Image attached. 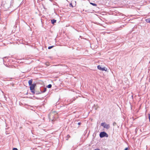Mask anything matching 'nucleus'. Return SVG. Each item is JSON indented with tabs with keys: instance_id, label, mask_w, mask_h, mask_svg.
I'll use <instances>...</instances> for the list:
<instances>
[{
	"instance_id": "obj_18",
	"label": "nucleus",
	"mask_w": 150,
	"mask_h": 150,
	"mask_svg": "<svg viewBox=\"0 0 150 150\" xmlns=\"http://www.w3.org/2000/svg\"><path fill=\"white\" fill-rule=\"evenodd\" d=\"M149 121L150 122V115L149 116Z\"/></svg>"
},
{
	"instance_id": "obj_12",
	"label": "nucleus",
	"mask_w": 150,
	"mask_h": 150,
	"mask_svg": "<svg viewBox=\"0 0 150 150\" xmlns=\"http://www.w3.org/2000/svg\"><path fill=\"white\" fill-rule=\"evenodd\" d=\"M105 67H104L103 68H102V69H101V70H102V71H104V70H105V71H106L105 70Z\"/></svg>"
},
{
	"instance_id": "obj_16",
	"label": "nucleus",
	"mask_w": 150,
	"mask_h": 150,
	"mask_svg": "<svg viewBox=\"0 0 150 150\" xmlns=\"http://www.w3.org/2000/svg\"><path fill=\"white\" fill-rule=\"evenodd\" d=\"M81 124V122H78V125H80Z\"/></svg>"
},
{
	"instance_id": "obj_4",
	"label": "nucleus",
	"mask_w": 150,
	"mask_h": 150,
	"mask_svg": "<svg viewBox=\"0 0 150 150\" xmlns=\"http://www.w3.org/2000/svg\"><path fill=\"white\" fill-rule=\"evenodd\" d=\"M47 90L46 88H42L40 89V91L42 93H44Z\"/></svg>"
},
{
	"instance_id": "obj_9",
	"label": "nucleus",
	"mask_w": 150,
	"mask_h": 150,
	"mask_svg": "<svg viewBox=\"0 0 150 150\" xmlns=\"http://www.w3.org/2000/svg\"><path fill=\"white\" fill-rule=\"evenodd\" d=\"M97 67H98V68L100 70H101L102 68V67H101V66L100 65H98Z\"/></svg>"
},
{
	"instance_id": "obj_24",
	"label": "nucleus",
	"mask_w": 150,
	"mask_h": 150,
	"mask_svg": "<svg viewBox=\"0 0 150 150\" xmlns=\"http://www.w3.org/2000/svg\"><path fill=\"white\" fill-rule=\"evenodd\" d=\"M67 136H68V137H69V135H67Z\"/></svg>"
},
{
	"instance_id": "obj_3",
	"label": "nucleus",
	"mask_w": 150,
	"mask_h": 150,
	"mask_svg": "<svg viewBox=\"0 0 150 150\" xmlns=\"http://www.w3.org/2000/svg\"><path fill=\"white\" fill-rule=\"evenodd\" d=\"M35 86L36 84L35 83H33L32 85H30V90H34Z\"/></svg>"
},
{
	"instance_id": "obj_26",
	"label": "nucleus",
	"mask_w": 150,
	"mask_h": 150,
	"mask_svg": "<svg viewBox=\"0 0 150 150\" xmlns=\"http://www.w3.org/2000/svg\"><path fill=\"white\" fill-rule=\"evenodd\" d=\"M7 8H9V7H7Z\"/></svg>"
},
{
	"instance_id": "obj_10",
	"label": "nucleus",
	"mask_w": 150,
	"mask_h": 150,
	"mask_svg": "<svg viewBox=\"0 0 150 150\" xmlns=\"http://www.w3.org/2000/svg\"><path fill=\"white\" fill-rule=\"evenodd\" d=\"M52 85L51 84H50L47 86V87L48 88H51Z\"/></svg>"
},
{
	"instance_id": "obj_7",
	"label": "nucleus",
	"mask_w": 150,
	"mask_h": 150,
	"mask_svg": "<svg viewBox=\"0 0 150 150\" xmlns=\"http://www.w3.org/2000/svg\"><path fill=\"white\" fill-rule=\"evenodd\" d=\"M90 4L94 6H97V5L95 3H93L92 2H90Z\"/></svg>"
},
{
	"instance_id": "obj_19",
	"label": "nucleus",
	"mask_w": 150,
	"mask_h": 150,
	"mask_svg": "<svg viewBox=\"0 0 150 150\" xmlns=\"http://www.w3.org/2000/svg\"><path fill=\"white\" fill-rule=\"evenodd\" d=\"M6 4L5 5H4V7L5 8H6Z\"/></svg>"
},
{
	"instance_id": "obj_5",
	"label": "nucleus",
	"mask_w": 150,
	"mask_h": 150,
	"mask_svg": "<svg viewBox=\"0 0 150 150\" xmlns=\"http://www.w3.org/2000/svg\"><path fill=\"white\" fill-rule=\"evenodd\" d=\"M32 81L33 80L32 79H31L28 81V83L29 85H30L33 84H32Z\"/></svg>"
},
{
	"instance_id": "obj_13",
	"label": "nucleus",
	"mask_w": 150,
	"mask_h": 150,
	"mask_svg": "<svg viewBox=\"0 0 150 150\" xmlns=\"http://www.w3.org/2000/svg\"><path fill=\"white\" fill-rule=\"evenodd\" d=\"M69 6H71L72 7H73V6L72 4L71 3V4H70Z\"/></svg>"
},
{
	"instance_id": "obj_22",
	"label": "nucleus",
	"mask_w": 150,
	"mask_h": 150,
	"mask_svg": "<svg viewBox=\"0 0 150 150\" xmlns=\"http://www.w3.org/2000/svg\"><path fill=\"white\" fill-rule=\"evenodd\" d=\"M75 98H74V99L73 100H75Z\"/></svg>"
},
{
	"instance_id": "obj_6",
	"label": "nucleus",
	"mask_w": 150,
	"mask_h": 150,
	"mask_svg": "<svg viewBox=\"0 0 150 150\" xmlns=\"http://www.w3.org/2000/svg\"><path fill=\"white\" fill-rule=\"evenodd\" d=\"M56 21V20L54 19H52L51 20V23L53 24H54L55 23Z\"/></svg>"
},
{
	"instance_id": "obj_14",
	"label": "nucleus",
	"mask_w": 150,
	"mask_h": 150,
	"mask_svg": "<svg viewBox=\"0 0 150 150\" xmlns=\"http://www.w3.org/2000/svg\"><path fill=\"white\" fill-rule=\"evenodd\" d=\"M13 150H18V149L17 148H14L13 149Z\"/></svg>"
},
{
	"instance_id": "obj_20",
	"label": "nucleus",
	"mask_w": 150,
	"mask_h": 150,
	"mask_svg": "<svg viewBox=\"0 0 150 150\" xmlns=\"http://www.w3.org/2000/svg\"><path fill=\"white\" fill-rule=\"evenodd\" d=\"M94 150H100L99 149H95Z\"/></svg>"
},
{
	"instance_id": "obj_17",
	"label": "nucleus",
	"mask_w": 150,
	"mask_h": 150,
	"mask_svg": "<svg viewBox=\"0 0 150 150\" xmlns=\"http://www.w3.org/2000/svg\"><path fill=\"white\" fill-rule=\"evenodd\" d=\"M128 149V148L127 147L125 148L124 150H127Z\"/></svg>"
},
{
	"instance_id": "obj_15",
	"label": "nucleus",
	"mask_w": 150,
	"mask_h": 150,
	"mask_svg": "<svg viewBox=\"0 0 150 150\" xmlns=\"http://www.w3.org/2000/svg\"><path fill=\"white\" fill-rule=\"evenodd\" d=\"M31 92L33 93V94H34L35 93V92L33 90H31Z\"/></svg>"
},
{
	"instance_id": "obj_23",
	"label": "nucleus",
	"mask_w": 150,
	"mask_h": 150,
	"mask_svg": "<svg viewBox=\"0 0 150 150\" xmlns=\"http://www.w3.org/2000/svg\"><path fill=\"white\" fill-rule=\"evenodd\" d=\"M53 120H52V121H53Z\"/></svg>"
},
{
	"instance_id": "obj_21",
	"label": "nucleus",
	"mask_w": 150,
	"mask_h": 150,
	"mask_svg": "<svg viewBox=\"0 0 150 150\" xmlns=\"http://www.w3.org/2000/svg\"><path fill=\"white\" fill-rule=\"evenodd\" d=\"M40 93H36V94H40Z\"/></svg>"
},
{
	"instance_id": "obj_1",
	"label": "nucleus",
	"mask_w": 150,
	"mask_h": 150,
	"mask_svg": "<svg viewBox=\"0 0 150 150\" xmlns=\"http://www.w3.org/2000/svg\"><path fill=\"white\" fill-rule=\"evenodd\" d=\"M100 138H103L105 137H108V135L107 133L104 132H101L100 134Z\"/></svg>"
},
{
	"instance_id": "obj_11",
	"label": "nucleus",
	"mask_w": 150,
	"mask_h": 150,
	"mask_svg": "<svg viewBox=\"0 0 150 150\" xmlns=\"http://www.w3.org/2000/svg\"><path fill=\"white\" fill-rule=\"evenodd\" d=\"M54 47V46H49L48 47V49H50L52 48H53Z\"/></svg>"
},
{
	"instance_id": "obj_2",
	"label": "nucleus",
	"mask_w": 150,
	"mask_h": 150,
	"mask_svg": "<svg viewBox=\"0 0 150 150\" xmlns=\"http://www.w3.org/2000/svg\"><path fill=\"white\" fill-rule=\"evenodd\" d=\"M101 125L104 128L107 129H108L110 128V125H109L107 124L105 122H102L101 123Z\"/></svg>"
},
{
	"instance_id": "obj_25",
	"label": "nucleus",
	"mask_w": 150,
	"mask_h": 150,
	"mask_svg": "<svg viewBox=\"0 0 150 150\" xmlns=\"http://www.w3.org/2000/svg\"><path fill=\"white\" fill-rule=\"evenodd\" d=\"M67 136H68V137H69V135H67Z\"/></svg>"
},
{
	"instance_id": "obj_8",
	"label": "nucleus",
	"mask_w": 150,
	"mask_h": 150,
	"mask_svg": "<svg viewBox=\"0 0 150 150\" xmlns=\"http://www.w3.org/2000/svg\"><path fill=\"white\" fill-rule=\"evenodd\" d=\"M146 22L150 23V18L146 19Z\"/></svg>"
}]
</instances>
